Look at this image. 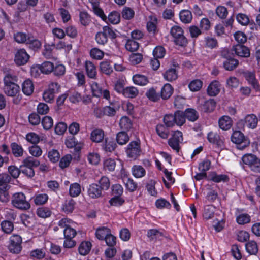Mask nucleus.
Returning <instances> with one entry per match:
<instances>
[{
    "label": "nucleus",
    "instance_id": "1",
    "mask_svg": "<svg viewBox=\"0 0 260 260\" xmlns=\"http://www.w3.org/2000/svg\"><path fill=\"white\" fill-rule=\"evenodd\" d=\"M11 203L14 207L21 210H27L30 208L29 203L26 201V197L22 192L14 193L12 196Z\"/></svg>",
    "mask_w": 260,
    "mask_h": 260
},
{
    "label": "nucleus",
    "instance_id": "2",
    "mask_svg": "<svg viewBox=\"0 0 260 260\" xmlns=\"http://www.w3.org/2000/svg\"><path fill=\"white\" fill-rule=\"evenodd\" d=\"M108 36L111 39H115L116 35L109 26H105L102 31L98 32L95 35V40L99 45H104L108 42Z\"/></svg>",
    "mask_w": 260,
    "mask_h": 260
},
{
    "label": "nucleus",
    "instance_id": "3",
    "mask_svg": "<svg viewBox=\"0 0 260 260\" xmlns=\"http://www.w3.org/2000/svg\"><path fill=\"white\" fill-rule=\"evenodd\" d=\"M126 153L128 158L136 160L142 154V150L140 146V141H132L127 145Z\"/></svg>",
    "mask_w": 260,
    "mask_h": 260
},
{
    "label": "nucleus",
    "instance_id": "4",
    "mask_svg": "<svg viewBox=\"0 0 260 260\" xmlns=\"http://www.w3.org/2000/svg\"><path fill=\"white\" fill-rule=\"evenodd\" d=\"M258 122V119L256 115L254 114L247 115L244 118L238 121L237 126L238 129L256 128Z\"/></svg>",
    "mask_w": 260,
    "mask_h": 260
},
{
    "label": "nucleus",
    "instance_id": "5",
    "mask_svg": "<svg viewBox=\"0 0 260 260\" xmlns=\"http://www.w3.org/2000/svg\"><path fill=\"white\" fill-rule=\"evenodd\" d=\"M232 141L237 144L243 145L238 147L239 149H243L250 144L249 140L246 137L241 131H234L231 136Z\"/></svg>",
    "mask_w": 260,
    "mask_h": 260
},
{
    "label": "nucleus",
    "instance_id": "6",
    "mask_svg": "<svg viewBox=\"0 0 260 260\" xmlns=\"http://www.w3.org/2000/svg\"><path fill=\"white\" fill-rule=\"evenodd\" d=\"M4 91L5 93L9 96L17 97L16 99L14 100V103L18 104L20 101L21 98L19 96L20 92V88L17 84L4 85Z\"/></svg>",
    "mask_w": 260,
    "mask_h": 260
},
{
    "label": "nucleus",
    "instance_id": "7",
    "mask_svg": "<svg viewBox=\"0 0 260 260\" xmlns=\"http://www.w3.org/2000/svg\"><path fill=\"white\" fill-rule=\"evenodd\" d=\"M22 239L17 235H14L10 237L9 249L13 253H19L22 250Z\"/></svg>",
    "mask_w": 260,
    "mask_h": 260
},
{
    "label": "nucleus",
    "instance_id": "8",
    "mask_svg": "<svg viewBox=\"0 0 260 260\" xmlns=\"http://www.w3.org/2000/svg\"><path fill=\"white\" fill-rule=\"evenodd\" d=\"M29 58V55L24 49L18 50L15 53L14 61L18 66H22L26 64Z\"/></svg>",
    "mask_w": 260,
    "mask_h": 260
},
{
    "label": "nucleus",
    "instance_id": "9",
    "mask_svg": "<svg viewBox=\"0 0 260 260\" xmlns=\"http://www.w3.org/2000/svg\"><path fill=\"white\" fill-rule=\"evenodd\" d=\"M232 51L234 52L235 55L241 57H248L250 55L249 49L242 44L234 45Z\"/></svg>",
    "mask_w": 260,
    "mask_h": 260
},
{
    "label": "nucleus",
    "instance_id": "10",
    "mask_svg": "<svg viewBox=\"0 0 260 260\" xmlns=\"http://www.w3.org/2000/svg\"><path fill=\"white\" fill-rule=\"evenodd\" d=\"M207 138L210 143L216 145L218 147H221L223 145V138L216 132H210L208 135Z\"/></svg>",
    "mask_w": 260,
    "mask_h": 260
},
{
    "label": "nucleus",
    "instance_id": "11",
    "mask_svg": "<svg viewBox=\"0 0 260 260\" xmlns=\"http://www.w3.org/2000/svg\"><path fill=\"white\" fill-rule=\"evenodd\" d=\"M104 107V116L113 117L115 115L116 112L120 108L119 104L117 102L110 103V106H106Z\"/></svg>",
    "mask_w": 260,
    "mask_h": 260
},
{
    "label": "nucleus",
    "instance_id": "12",
    "mask_svg": "<svg viewBox=\"0 0 260 260\" xmlns=\"http://www.w3.org/2000/svg\"><path fill=\"white\" fill-rule=\"evenodd\" d=\"M103 190L98 184H92L88 189V196L93 199H96L102 196Z\"/></svg>",
    "mask_w": 260,
    "mask_h": 260
},
{
    "label": "nucleus",
    "instance_id": "13",
    "mask_svg": "<svg viewBox=\"0 0 260 260\" xmlns=\"http://www.w3.org/2000/svg\"><path fill=\"white\" fill-rule=\"evenodd\" d=\"M244 77L246 80L250 84L254 89L256 91H259L260 87L258 84L255 76V74L253 72L245 71L243 73Z\"/></svg>",
    "mask_w": 260,
    "mask_h": 260
},
{
    "label": "nucleus",
    "instance_id": "14",
    "mask_svg": "<svg viewBox=\"0 0 260 260\" xmlns=\"http://www.w3.org/2000/svg\"><path fill=\"white\" fill-rule=\"evenodd\" d=\"M218 123L222 130H229L232 127L233 122L229 116H223L219 119Z\"/></svg>",
    "mask_w": 260,
    "mask_h": 260
},
{
    "label": "nucleus",
    "instance_id": "15",
    "mask_svg": "<svg viewBox=\"0 0 260 260\" xmlns=\"http://www.w3.org/2000/svg\"><path fill=\"white\" fill-rule=\"evenodd\" d=\"M220 84L217 81H213L207 88L208 94L211 96H216L220 92Z\"/></svg>",
    "mask_w": 260,
    "mask_h": 260
},
{
    "label": "nucleus",
    "instance_id": "16",
    "mask_svg": "<svg viewBox=\"0 0 260 260\" xmlns=\"http://www.w3.org/2000/svg\"><path fill=\"white\" fill-rule=\"evenodd\" d=\"M179 114V111L175 112V114H167L164 118V122L167 127H172L175 123L177 124L176 121V116Z\"/></svg>",
    "mask_w": 260,
    "mask_h": 260
},
{
    "label": "nucleus",
    "instance_id": "17",
    "mask_svg": "<svg viewBox=\"0 0 260 260\" xmlns=\"http://www.w3.org/2000/svg\"><path fill=\"white\" fill-rule=\"evenodd\" d=\"M85 67L87 76L90 78L94 79L96 75V71L94 64L90 61H86Z\"/></svg>",
    "mask_w": 260,
    "mask_h": 260
},
{
    "label": "nucleus",
    "instance_id": "18",
    "mask_svg": "<svg viewBox=\"0 0 260 260\" xmlns=\"http://www.w3.org/2000/svg\"><path fill=\"white\" fill-rule=\"evenodd\" d=\"M179 131H175L172 137L169 140L168 143L171 147L179 152Z\"/></svg>",
    "mask_w": 260,
    "mask_h": 260
},
{
    "label": "nucleus",
    "instance_id": "19",
    "mask_svg": "<svg viewBox=\"0 0 260 260\" xmlns=\"http://www.w3.org/2000/svg\"><path fill=\"white\" fill-rule=\"evenodd\" d=\"M34 85L31 80H26L23 83L22 90L24 94L25 95H31L34 92Z\"/></svg>",
    "mask_w": 260,
    "mask_h": 260
},
{
    "label": "nucleus",
    "instance_id": "20",
    "mask_svg": "<svg viewBox=\"0 0 260 260\" xmlns=\"http://www.w3.org/2000/svg\"><path fill=\"white\" fill-rule=\"evenodd\" d=\"M10 185L7 184L5 186L0 188V201L3 203H7L10 200V195L8 190Z\"/></svg>",
    "mask_w": 260,
    "mask_h": 260
},
{
    "label": "nucleus",
    "instance_id": "21",
    "mask_svg": "<svg viewBox=\"0 0 260 260\" xmlns=\"http://www.w3.org/2000/svg\"><path fill=\"white\" fill-rule=\"evenodd\" d=\"M247 252L250 255H256L258 252V246L254 241H250L245 244Z\"/></svg>",
    "mask_w": 260,
    "mask_h": 260
},
{
    "label": "nucleus",
    "instance_id": "22",
    "mask_svg": "<svg viewBox=\"0 0 260 260\" xmlns=\"http://www.w3.org/2000/svg\"><path fill=\"white\" fill-rule=\"evenodd\" d=\"M22 165L33 169L34 167H37L40 166V162L37 159L33 157L29 156L23 160Z\"/></svg>",
    "mask_w": 260,
    "mask_h": 260
},
{
    "label": "nucleus",
    "instance_id": "23",
    "mask_svg": "<svg viewBox=\"0 0 260 260\" xmlns=\"http://www.w3.org/2000/svg\"><path fill=\"white\" fill-rule=\"evenodd\" d=\"M91 248V243L89 242H82L79 245L78 251L79 253L82 255L87 254Z\"/></svg>",
    "mask_w": 260,
    "mask_h": 260
},
{
    "label": "nucleus",
    "instance_id": "24",
    "mask_svg": "<svg viewBox=\"0 0 260 260\" xmlns=\"http://www.w3.org/2000/svg\"><path fill=\"white\" fill-rule=\"evenodd\" d=\"M133 80L136 84L141 86L146 85L149 82L147 77L140 74L133 76Z\"/></svg>",
    "mask_w": 260,
    "mask_h": 260
},
{
    "label": "nucleus",
    "instance_id": "25",
    "mask_svg": "<svg viewBox=\"0 0 260 260\" xmlns=\"http://www.w3.org/2000/svg\"><path fill=\"white\" fill-rule=\"evenodd\" d=\"M110 230L107 228H100L97 229L95 235L98 239L103 240L105 239L107 236L110 234Z\"/></svg>",
    "mask_w": 260,
    "mask_h": 260
},
{
    "label": "nucleus",
    "instance_id": "26",
    "mask_svg": "<svg viewBox=\"0 0 260 260\" xmlns=\"http://www.w3.org/2000/svg\"><path fill=\"white\" fill-rule=\"evenodd\" d=\"M129 140V137L125 131L119 132L116 136V141L119 145L126 144Z\"/></svg>",
    "mask_w": 260,
    "mask_h": 260
},
{
    "label": "nucleus",
    "instance_id": "27",
    "mask_svg": "<svg viewBox=\"0 0 260 260\" xmlns=\"http://www.w3.org/2000/svg\"><path fill=\"white\" fill-rule=\"evenodd\" d=\"M173 89L169 84H166L161 89V96L166 100L169 98L172 94Z\"/></svg>",
    "mask_w": 260,
    "mask_h": 260
},
{
    "label": "nucleus",
    "instance_id": "28",
    "mask_svg": "<svg viewBox=\"0 0 260 260\" xmlns=\"http://www.w3.org/2000/svg\"><path fill=\"white\" fill-rule=\"evenodd\" d=\"M192 19V14L188 10H182L180 12V19L184 23H189Z\"/></svg>",
    "mask_w": 260,
    "mask_h": 260
},
{
    "label": "nucleus",
    "instance_id": "29",
    "mask_svg": "<svg viewBox=\"0 0 260 260\" xmlns=\"http://www.w3.org/2000/svg\"><path fill=\"white\" fill-rule=\"evenodd\" d=\"M139 93V91L137 88L134 86H129L125 88V91L123 95L128 98H134L136 97Z\"/></svg>",
    "mask_w": 260,
    "mask_h": 260
},
{
    "label": "nucleus",
    "instance_id": "30",
    "mask_svg": "<svg viewBox=\"0 0 260 260\" xmlns=\"http://www.w3.org/2000/svg\"><path fill=\"white\" fill-rule=\"evenodd\" d=\"M54 69V64L50 61H45L41 66L40 70L44 74H49L51 73Z\"/></svg>",
    "mask_w": 260,
    "mask_h": 260
},
{
    "label": "nucleus",
    "instance_id": "31",
    "mask_svg": "<svg viewBox=\"0 0 260 260\" xmlns=\"http://www.w3.org/2000/svg\"><path fill=\"white\" fill-rule=\"evenodd\" d=\"M11 147L12 152L15 157H21L23 155V150L21 146L18 145L15 142H14L11 143Z\"/></svg>",
    "mask_w": 260,
    "mask_h": 260
},
{
    "label": "nucleus",
    "instance_id": "32",
    "mask_svg": "<svg viewBox=\"0 0 260 260\" xmlns=\"http://www.w3.org/2000/svg\"><path fill=\"white\" fill-rule=\"evenodd\" d=\"M117 146V144L114 141H108L105 139V143L103 145L102 147L105 152L112 153L115 151Z\"/></svg>",
    "mask_w": 260,
    "mask_h": 260
},
{
    "label": "nucleus",
    "instance_id": "33",
    "mask_svg": "<svg viewBox=\"0 0 260 260\" xmlns=\"http://www.w3.org/2000/svg\"><path fill=\"white\" fill-rule=\"evenodd\" d=\"M164 78L169 81H172L177 79L178 75L176 70L171 68L167 70L164 74Z\"/></svg>",
    "mask_w": 260,
    "mask_h": 260
},
{
    "label": "nucleus",
    "instance_id": "34",
    "mask_svg": "<svg viewBox=\"0 0 260 260\" xmlns=\"http://www.w3.org/2000/svg\"><path fill=\"white\" fill-rule=\"evenodd\" d=\"M133 175L136 178H141L145 174V170L144 168L139 165L134 166L132 168Z\"/></svg>",
    "mask_w": 260,
    "mask_h": 260
},
{
    "label": "nucleus",
    "instance_id": "35",
    "mask_svg": "<svg viewBox=\"0 0 260 260\" xmlns=\"http://www.w3.org/2000/svg\"><path fill=\"white\" fill-rule=\"evenodd\" d=\"M216 102L213 99H210L206 101L202 106V110L205 112L212 111L215 107Z\"/></svg>",
    "mask_w": 260,
    "mask_h": 260
},
{
    "label": "nucleus",
    "instance_id": "36",
    "mask_svg": "<svg viewBox=\"0 0 260 260\" xmlns=\"http://www.w3.org/2000/svg\"><path fill=\"white\" fill-rule=\"evenodd\" d=\"M215 208L211 205H207L204 208L203 217L206 219H209L213 217Z\"/></svg>",
    "mask_w": 260,
    "mask_h": 260
},
{
    "label": "nucleus",
    "instance_id": "37",
    "mask_svg": "<svg viewBox=\"0 0 260 260\" xmlns=\"http://www.w3.org/2000/svg\"><path fill=\"white\" fill-rule=\"evenodd\" d=\"M239 62L236 59L226 60L224 61L223 66L226 70L232 71L235 69L238 65Z\"/></svg>",
    "mask_w": 260,
    "mask_h": 260
},
{
    "label": "nucleus",
    "instance_id": "38",
    "mask_svg": "<svg viewBox=\"0 0 260 260\" xmlns=\"http://www.w3.org/2000/svg\"><path fill=\"white\" fill-rule=\"evenodd\" d=\"M1 225L3 231L6 234H10L14 229L13 222L9 220L2 221Z\"/></svg>",
    "mask_w": 260,
    "mask_h": 260
},
{
    "label": "nucleus",
    "instance_id": "39",
    "mask_svg": "<svg viewBox=\"0 0 260 260\" xmlns=\"http://www.w3.org/2000/svg\"><path fill=\"white\" fill-rule=\"evenodd\" d=\"M90 86L93 96L96 97L102 96V88L98 83L92 81L90 83Z\"/></svg>",
    "mask_w": 260,
    "mask_h": 260
},
{
    "label": "nucleus",
    "instance_id": "40",
    "mask_svg": "<svg viewBox=\"0 0 260 260\" xmlns=\"http://www.w3.org/2000/svg\"><path fill=\"white\" fill-rule=\"evenodd\" d=\"M184 116L189 120L194 121L198 118L197 112L192 109H188L184 113Z\"/></svg>",
    "mask_w": 260,
    "mask_h": 260
},
{
    "label": "nucleus",
    "instance_id": "41",
    "mask_svg": "<svg viewBox=\"0 0 260 260\" xmlns=\"http://www.w3.org/2000/svg\"><path fill=\"white\" fill-rule=\"evenodd\" d=\"M116 167V161L114 159L109 158L104 162V169L105 171H113Z\"/></svg>",
    "mask_w": 260,
    "mask_h": 260
},
{
    "label": "nucleus",
    "instance_id": "42",
    "mask_svg": "<svg viewBox=\"0 0 260 260\" xmlns=\"http://www.w3.org/2000/svg\"><path fill=\"white\" fill-rule=\"evenodd\" d=\"M90 137L93 142L99 143L104 139V131H92Z\"/></svg>",
    "mask_w": 260,
    "mask_h": 260
},
{
    "label": "nucleus",
    "instance_id": "43",
    "mask_svg": "<svg viewBox=\"0 0 260 260\" xmlns=\"http://www.w3.org/2000/svg\"><path fill=\"white\" fill-rule=\"evenodd\" d=\"M170 36L172 41L176 45L179 44V26L177 25L173 26L170 31Z\"/></svg>",
    "mask_w": 260,
    "mask_h": 260
},
{
    "label": "nucleus",
    "instance_id": "44",
    "mask_svg": "<svg viewBox=\"0 0 260 260\" xmlns=\"http://www.w3.org/2000/svg\"><path fill=\"white\" fill-rule=\"evenodd\" d=\"M120 128L124 130H128L132 128L130 119L126 116L122 117L119 122Z\"/></svg>",
    "mask_w": 260,
    "mask_h": 260
},
{
    "label": "nucleus",
    "instance_id": "45",
    "mask_svg": "<svg viewBox=\"0 0 260 260\" xmlns=\"http://www.w3.org/2000/svg\"><path fill=\"white\" fill-rule=\"evenodd\" d=\"M210 179L215 182H220L228 181L229 178L227 175H217L216 173L212 172L210 175Z\"/></svg>",
    "mask_w": 260,
    "mask_h": 260
},
{
    "label": "nucleus",
    "instance_id": "46",
    "mask_svg": "<svg viewBox=\"0 0 260 260\" xmlns=\"http://www.w3.org/2000/svg\"><path fill=\"white\" fill-rule=\"evenodd\" d=\"M69 192L71 196L73 197L78 196L81 192L80 185L77 183L72 184L70 185Z\"/></svg>",
    "mask_w": 260,
    "mask_h": 260
},
{
    "label": "nucleus",
    "instance_id": "47",
    "mask_svg": "<svg viewBox=\"0 0 260 260\" xmlns=\"http://www.w3.org/2000/svg\"><path fill=\"white\" fill-rule=\"evenodd\" d=\"M139 47V44L134 40H128L125 44L126 50L131 52L137 51Z\"/></svg>",
    "mask_w": 260,
    "mask_h": 260
},
{
    "label": "nucleus",
    "instance_id": "48",
    "mask_svg": "<svg viewBox=\"0 0 260 260\" xmlns=\"http://www.w3.org/2000/svg\"><path fill=\"white\" fill-rule=\"evenodd\" d=\"M100 69L101 72L107 75L110 74L113 71L112 68L108 61H103L100 63Z\"/></svg>",
    "mask_w": 260,
    "mask_h": 260
},
{
    "label": "nucleus",
    "instance_id": "49",
    "mask_svg": "<svg viewBox=\"0 0 260 260\" xmlns=\"http://www.w3.org/2000/svg\"><path fill=\"white\" fill-rule=\"evenodd\" d=\"M48 199L47 194H39L34 198V203L37 205H41L46 203Z\"/></svg>",
    "mask_w": 260,
    "mask_h": 260
},
{
    "label": "nucleus",
    "instance_id": "50",
    "mask_svg": "<svg viewBox=\"0 0 260 260\" xmlns=\"http://www.w3.org/2000/svg\"><path fill=\"white\" fill-rule=\"evenodd\" d=\"M26 44L29 45L30 48L34 50L39 49L41 46V43L40 41L30 37L28 38Z\"/></svg>",
    "mask_w": 260,
    "mask_h": 260
},
{
    "label": "nucleus",
    "instance_id": "51",
    "mask_svg": "<svg viewBox=\"0 0 260 260\" xmlns=\"http://www.w3.org/2000/svg\"><path fill=\"white\" fill-rule=\"evenodd\" d=\"M218 45V42L215 38L207 37L205 38V46L207 48L213 49Z\"/></svg>",
    "mask_w": 260,
    "mask_h": 260
},
{
    "label": "nucleus",
    "instance_id": "52",
    "mask_svg": "<svg viewBox=\"0 0 260 260\" xmlns=\"http://www.w3.org/2000/svg\"><path fill=\"white\" fill-rule=\"evenodd\" d=\"M236 221L239 224H244L250 222V216L248 214H241L237 216Z\"/></svg>",
    "mask_w": 260,
    "mask_h": 260
},
{
    "label": "nucleus",
    "instance_id": "53",
    "mask_svg": "<svg viewBox=\"0 0 260 260\" xmlns=\"http://www.w3.org/2000/svg\"><path fill=\"white\" fill-rule=\"evenodd\" d=\"M17 76L10 73H8L5 75L4 78V85L16 84L15 82H17Z\"/></svg>",
    "mask_w": 260,
    "mask_h": 260
},
{
    "label": "nucleus",
    "instance_id": "54",
    "mask_svg": "<svg viewBox=\"0 0 260 260\" xmlns=\"http://www.w3.org/2000/svg\"><path fill=\"white\" fill-rule=\"evenodd\" d=\"M166 54L165 49L161 46L156 47L153 51V54L154 57L162 58Z\"/></svg>",
    "mask_w": 260,
    "mask_h": 260
},
{
    "label": "nucleus",
    "instance_id": "55",
    "mask_svg": "<svg viewBox=\"0 0 260 260\" xmlns=\"http://www.w3.org/2000/svg\"><path fill=\"white\" fill-rule=\"evenodd\" d=\"M135 14L134 11L129 7H125L122 11V17L127 20H129L134 17Z\"/></svg>",
    "mask_w": 260,
    "mask_h": 260
},
{
    "label": "nucleus",
    "instance_id": "56",
    "mask_svg": "<svg viewBox=\"0 0 260 260\" xmlns=\"http://www.w3.org/2000/svg\"><path fill=\"white\" fill-rule=\"evenodd\" d=\"M146 95L150 100L153 102L157 101L159 99V95L153 88L149 89L146 93Z\"/></svg>",
    "mask_w": 260,
    "mask_h": 260
},
{
    "label": "nucleus",
    "instance_id": "57",
    "mask_svg": "<svg viewBox=\"0 0 260 260\" xmlns=\"http://www.w3.org/2000/svg\"><path fill=\"white\" fill-rule=\"evenodd\" d=\"M257 158L255 155L248 154L243 156L242 161L245 164L248 165L250 167Z\"/></svg>",
    "mask_w": 260,
    "mask_h": 260
},
{
    "label": "nucleus",
    "instance_id": "58",
    "mask_svg": "<svg viewBox=\"0 0 260 260\" xmlns=\"http://www.w3.org/2000/svg\"><path fill=\"white\" fill-rule=\"evenodd\" d=\"M8 170L11 176L14 179L18 178L21 171L20 167L17 168L15 166H10L8 167Z\"/></svg>",
    "mask_w": 260,
    "mask_h": 260
},
{
    "label": "nucleus",
    "instance_id": "59",
    "mask_svg": "<svg viewBox=\"0 0 260 260\" xmlns=\"http://www.w3.org/2000/svg\"><path fill=\"white\" fill-rule=\"evenodd\" d=\"M50 210L46 207H41L37 209V214L38 216L42 218H47L51 215Z\"/></svg>",
    "mask_w": 260,
    "mask_h": 260
},
{
    "label": "nucleus",
    "instance_id": "60",
    "mask_svg": "<svg viewBox=\"0 0 260 260\" xmlns=\"http://www.w3.org/2000/svg\"><path fill=\"white\" fill-rule=\"evenodd\" d=\"M190 90L192 91H199L202 86V82L198 79L191 81L188 85Z\"/></svg>",
    "mask_w": 260,
    "mask_h": 260
},
{
    "label": "nucleus",
    "instance_id": "61",
    "mask_svg": "<svg viewBox=\"0 0 260 260\" xmlns=\"http://www.w3.org/2000/svg\"><path fill=\"white\" fill-rule=\"evenodd\" d=\"M42 124L45 130H49L53 125V119L49 116H45L42 119Z\"/></svg>",
    "mask_w": 260,
    "mask_h": 260
},
{
    "label": "nucleus",
    "instance_id": "62",
    "mask_svg": "<svg viewBox=\"0 0 260 260\" xmlns=\"http://www.w3.org/2000/svg\"><path fill=\"white\" fill-rule=\"evenodd\" d=\"M99 183L100 185L99 186L103 190L108 189L110 185L109 178L105 176L101 177L99 181Z\"/></svg>",
    "mask_w": 260,
    "mask_h": 260
},
{
    "label": "nucleus",
    "instance_id": "63",
    "mask_svg": "<svg viewBox=\"0 0 260 260\" xmlns=\"http://www.w3.org/2000/svg\"><path fill=\"white\" fill-rule=\"evenodd\" d=\"M236 19L238 22L242 25H247L249 23L248 16L244 14H238L236 16Z\"/></svg>",
    "mask_w": 260,
    "mask_h": 260
},
{
    "label": "nucleus",
    "instance_id": "64",
    "mask_svg": "<svg viewBox=\"0 0 260 260\" xmlns=\"http://www.w3.org/2000/svg\"><path fill=\"white\" fill-rule=\"evenodd\" d=\"M108 21L112 24H117L120 21V15L116 11L110 13L108 17Z\"/></svg>",
    "mask_w": 260,
    "mask_h": 260
}]
</instances>
